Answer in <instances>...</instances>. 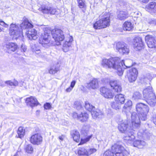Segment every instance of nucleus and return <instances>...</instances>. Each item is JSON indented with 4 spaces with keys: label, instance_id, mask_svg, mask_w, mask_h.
<instances>
[{
    "label": "nucleus",
    "instance_id": "obj_1",
    "mask_svg": "<svg viewBox=\"0 0 156 156\" xmlns=\"http://www.w3.org/2000/svg\"><path fill=\"white\" fill-rule=\"evenodd\" d=\"M125 66L126 67L129 68L132 66V65H126L125 62L122 60L120 62L119 58L118 57L111 58H109V68H112L116 70V72L119 76L122 75L123 71L122 69V66Z\"/></svg>",
    "mask_w": 156,
    "mask_h": 156
},
{
    "label": "nucleus",
    "instance_id": "obj_2",
    "mask_svg": "<svg viewBox=\"0 0 156 156\" xmlns=\"http://www.w3.org/2000/svg\"><path fill=\"white\" fill-rule=\"evenodd\" d=\"M110 15L109 13L103 12L99 16L100 20L97 21L93 25L96 29L105 28L110 25Z\"/></svg>",
    "mask_w": 156,
    "mask_h": 156
},
{
    "label": "nucleus",
    "instance_id": "obj_3",
    "mask_svg": "<svg viewBox=\"0 0 156 156\" xmlns=\"http://www.w3.org/2000/svg\"><path fill=\"white\" fill-rule=\"evenodd\" d=\"M136 109L141 117V120L145 121L147 119V114L149 110L148 106L142 103H138L136 105Z\"/></svg>",
    "mask_w": 156,
    "mask_h": 156
},
{
    "label": "nucleus",
    "instance_id": "obj_4",
    "mask_svg": "<svg viewBox=\"0 0 156 156\" xmlns=\"http://www.w3.org/2000/svg\"><path fill=\"white\" fill-rule=\"evenodd\" d=\"M51 34L55 45L60 44V41H62L64 39L63 31L60 29L53 30L51 32Z\"/></svg>",
    "mask_w": 156,
    "mask_h": 156
},
{
    "label": "nucleus",
    "instance_id": "obj_5",
    "mask_svg": "<svg viewBox=\"0 0 156 156\" xmlns=\"http://www.w3.org/2000/svg\"><path fill=\"white\" fill-rule=\"evenodd\" d=\"M39 42L43 47L46 48L51 45H55L54 41L51 39L50 34L45 32L44 34L41 35L39 39Z\"/></svg>",
    "mask_w": 156,
    "mask_h": 156
},
{
    "label": "nucleus",
    "instance_id": "obj_6",
    "mask_svg": "<svg viewBox=\"0 0 156 156\" xmlns=\"http://www.w3.org/2000/svg\"><path fill=\"white\" fill-rule=\"evenodd\" d=\"M38 5L39 7L38 9L39 10L41 11L44 13L53 15L56 12L55 9L51 7L45 2L38 3Z\"/></svg>",
    "mask_w": 156,
    "mask_h": 156
},
{
    "label": "nucleus",
    "instance_id": "obj_7",
    "mask_svg": "<svg viewBox=\"0 0 156 156\" xmlns=\"http://www.w3.org/2000/svg\"><path fill=\"white\" fill-rule=\"evenodd\" d=\"M123 147L118 143L115 144L112 147V151L109 150L106 151L103 156H114L117 153H119L124 150Z\"/></svg>",
    "mask_w": 156,
    "mask_h": 156
},
{
    "label": "nucleus",
    "instance_id": "obj_8",
    "mask_svg": "<svg viewBox=\"0 0 156 156\" xmlns=\"http://www.w3.org/2000/svg\"><path fill=\"white\" fill-rule=\"evenodd\" d=\"M116 49L121 54L126 55L129 52V49L126 44L124 42H118L116 43Z\"/></svg>",
    "mask_w": 156,
    "mask_h": 156
},
{
    "label": "nucleus",
    "instance_id": "obj_9",
    "mask_svg": "<svg viewBox=\"0 0 156 156\" xmlns=\"http://www.w3.org/2000/svg\"><path fill=\"white\" fill-rule=\"evenodd\" d=\"M9 33L11 35L19 36L22 33V30L20 27L18 25L12 23L10 25L9 28Z\"/></svg>",
    "mask_w": 156,
    "mask_h": 156
},
{
    "label": "nucleus",
    "instance_id": "obj_10",
    "mask_svg": "<svg viewBox=\"0 0 156 156\" xmlns=\"http://www.w3.org/2000/svg\"><path fill=\"white\" fill-rule=\"evenodd\" d=\"M73 117L74 118H76L81 122H84L87 121L89 115L86 112L77 113L74 112L73 113Z\"/></svg>",
    "mask_w": 156,
    "mask_h": 156
},
{
    "label": "nucleus",
    "instance_id": "obj_11",
    "mask_svg": "<svg viewBox=\"0 0 156 156\" xmlns=\"http://www.w3.org/2000/svg\"><path fill=\"white\" fill-rule=\"evenodd\" d=\"M131 121L132 126L135 128H138L140 126L141 117L140 115L137 114L135 112H133L131 115Z\"/></svg>",
    "mask_w": 156,
    "mask_h": 156
},
{
    "label": "nucleus",
    "instance_id": "obj_12",
    "mask_svg": "<svg viewBox=\"0 0 156 156\" xmlns=\"http://www.w3.org/2000/svg\"><path fill=\"white\" fill-rule=\"evenodd\" d=\"M72 36L68 35L65 38V42L63 43L62 48L65 52H67L71 47L72 42L73 41Z\"/></svg>",
    "mask_w": 156,
    "mask_h": 156
},
{
    "label": "nucleus",
    "instance_id": "obj_13",
    "mask_svg": "<svg viewBox=\"0 0 156 156\" xmlns=\"http://www.w3.org/2000/svg\"><path fill=\"white\" fill-rule=\"evenodd\" d=\"M133 47L136 50H140L144 47V43L141 37H135L133 41Z\"/></svg>",
    "mask_w": 156,
    "mask_h": 156
},
{
    "label": "nucleus",
    "instance_id": "obj_14",
    "mask_svg": "<svg viewBox=\"0 0 156 156\" xmlns=\"http://www.w3.org/2000/svg\"><path fill=\"white\" fill-rule=\"evenodd\" d=\"M138 72L135 68H133L127 72V76L130 82L134 81L136 79Z\"/></svg>",
    "mask_w": 156,
    "mask_h": 156
},
{
    "label": "nucleus",
    "instance_id": "obj_15",
    "mask_svg": "<svg viewBox=\"0 0 156 156\" xmlns=\"http://www.w3.org/2000/svg\"><path fill=\"white\" fill-rule=\"evenodd\" d=\"M100 91L102 95L106 98L112 99L114 96V94L112 93V90L105 87L101 88Z\"/></svg>",
    "mask_w": 156,
    "mask_h": 156
},
{
    "label": "nucleus",
    "instance_id": "obj_16",
    "mask_svg": "<svg viewBox=\"0 0 156 156\" xmlns=\"http://www.w3.org/2000/svg\"><path fill=\"white\" fill-rule=\"evenodd\" d=\"M30 141L34 144L38 145L42 142V137L40 134H35L31 136Z\"/></svg>",
    "mask_w": 156,
    "mask_h": 156
},
{
    "label": "nucleus",
    "instance_id": "obj_17",
    "mask_svg": "<svg viewBox=\"0 0 156 156\" xmlns=\"http://www.w3.org/2000/svg\"><path fill=\"white\" fill-rule=\"evenodd\" d=\"M147 45L150 48H156V40L155 38L152 36H147L145 37Z\"/></svg>",
    "mask_w": 156,
    "mask_h": 156
},
{
    "label": "nucleus",
    "instance_id": "obj_18",
    "mask_svg": "<svg viewBox=\"0 0 156 156\" xmlns=\"http://www.w3.org/2000/svg\"><path fill=\"white\" fill-rule=\"evenodd\" d=\"M118 128L119 131L122 133H124L129 130L127 121L125 120L120 121L119 123Z\"/></svg>",
    "mask_w": 156,
    "mask_h": 156
},
{
    "label": "nucleus",
    "instance_id": "obj_19",
    "mask_svg": "<svg viewBox=\"0 0 156 156\" xmlns=\"http://www.w3.org/2000/svg\"><path fill=\"white\" fill-rule=\"evenodd\" d=\"M109 84L111 87L117 93H120L122 91V88L118 81L117 80H111Z\"/></svg>",
    "mask_w": 156,
    "mask_h": 156
},
{
    "label": "nucleus",
    "instance_id": "obj_20",
    "mask_svg": "<svg viewBox=\"0 0 156 156\" xmlns=\"http://www.w3.org/2000/svg\"><path fill=\"white\" fill-rule=\"evenodd\" d=\"M118 20H124L129 16V14L127 10H124L118 11L117 13Z\"/></svg>",
    "mask_w": 156,
    "mask_h": 156
},
{
    "label": "nucleus",
    "instance_id": "obj_21",
    "mask_svg": "<svg viewBox=\"0 0 156 156\" xmlns=\"http://www.w3.org/2000/svg\"><path fill=\"white\" fill-rule=\"evenodd\" d=\"M143 94L145 99L155 95L153 92L152 88L151 87H149L144 89L143 91Z\"/></svg>",
    "mask_w": 156,
    "mask_h": 156
},
{
    "label": "nucleus",
    "instance_id": "obj_22",
    "mask_svg": "<svg viewBox=\"0 0 156 156\" xmlns=\"http://www.w3.org/2000/svg\"><path fill=\"white\" fill-rule=\"evenodd\" d=\"M26 102L27 105H30L32 108L37 106L39 104L37 99L32 96L27 98Z\"/></svg>",
    "mask_w": 156,
    "mask_h": 156
},
{
    "label": "nucleus",
    "instance_id": "obj_23",
    "mask_svg": "<svg viewBox=\"0 0 156 156\" xmlns=\"http://www.w3.org/2000/svg\"><path fill=\"white\" fill-rule=\"evenodd\" d=\"M28 37L30 40H35L37 38L36 30L34 29L30 28L26 33Z\"/></svg>",
    "mask_w": 156,
    "mask_h": 156
},
{
    "label": "nucleus",
    "instance_id": "obj_24",
    "mask_svg": "<svg viewBox=\"0 0 156 156\" xmlns=\"http://www.w3.org/2000/svg\"><path fill=\"white\" fill-rule=\"evenodd\" d=\"M98 81L96 79H94L89 83H87L86 87L89 89H95L98 88Z\"/></svg>",
    "mask_w": 156,
    "mask_h": 156
},
{
    "label": "nucleus",
    "instance_id": "obj_25",
    "mask_svg": "<svg viewBox=\"0 0 156 156\" xmlns=\"http://www.w3.org/2000/svg\"><path fill=\"white\" fill-rule=\"evenodd\" d=\"M132 105V102L130 100H128L125 103L122 108V112L127 115V113L130 112V107Z\"/></svg>",
    "mask_w": 156,
    "mask_h": 156
},
{
    "label": "nucleus",
    "instance_id": "obj_26",
    "mask_svg": "<svg viewBox=\"0 0 156 156\" xmlns=\"http://www.w3.org/2000/svg\"><path fill=\"white\" fill-rule=\"evenodd\" d=\"M125 133V135L123 137L124 140H127L129 142L132 141L135 139V136L132 133L130 130L126 131Z\"/></svg>",
    "mask_w": 156,
    "mask_h": 156
},
{
    "label": "nucleus",
    "instance_id": "obj_27",
    "mask_svg": "<svg viewBox=\"0 0 156 156\" xmlns=\"http://www.w3.org/2000/svg\"><path fill=\"white\" fill-rule=\"evenodd\" d=\"M133 144L134 147L142 149L146 145V143L143 140H137L134 141Z\"/></svg>",
    "mask_w": 156,
    "mask_h": 156
},
{
    "label": "nucleus",
    "instance_id": "obj_28",
    "mask_svg": "<svg viewBox=\"0 0 156 156\" xmlns=\"http://www.w3.org/2000/svg\"><path fill=\"white\" fill-rule=\"evenodd\" d=\"M6 47L8 52L11 53L12 52L14 51L17 49V46L14 43H9L6 44Z\"/></svg>",
    "mask_w": 156,
    "mask_h": 156
},
{
    "label": "nucleus",
    "instance_id": "obj_29",
    "mask_svg": "<svg viewBox=\"0 0 156 156\" xmlns=\"http://www.w3.org/2000/svg\"><path fill=\"white\" fill-rule=\"evenodd\" d=\"M70 134L74 141L77 142L80 141V136L78 131L76 130H72Z\"/></svg>",
    "mask_w": 156,
    "mask_h": 156
},
{
    "label": "nucleus",
    "instance_id": "obj_30",
    "mask_svg": "<svg viewBox=\"0 0 156 156\" xmlns=\"http://www.w3.org/2000/svg\"><path fill=\"white\" fill-rule=\"evenodd\" d=\"M115 101L119 102L122 104H124L125 101V95L121 94H116L114 98Z\"/></svg>",
    "mask_w": 156,
    "mask_h": 156
},
{
    "label": "nucleus",
    "instance_id": "obj_31",
    "mask_svg": "<svg viewBox=\"0 0 156 156\" xmlns=\"http://www.w3.org/2000/svg\"><path fill=\"white\" fill-rule=\"evenodd\" d=\"M147 103L151 106H154L156 103V97L155 95L145 99Z\"/></svg>",
    "mask_w": 156,
    "mask_h": 156
},
{
    "label": "nucleus",
    "instance_id": "obj_32",
    "mask_svg": "<svg viewBox=\"0 0 156 156\" xmlns=\"http://www.w3.org/2000/svg\"><path fill=\"white\" fill-rule=\"evenodd\" d=\"M139 136L143 137L144 138H147L150 134L146 129H140L137 133Z\"/></svg>",
    "mask_w": 156,
    "mask_h": 156
},
{
    "label": "nucleus",
    "instance_id": "obj_33",
    "mask_svg": "<svg viewBox=\"0 0 156 156\" xmlns=\"http://www.w3.org/2000/svg\"><path fill=\"white\" fill-rule=\"evenodd\" d=\"M133 28V25L130 22L126 21L123 24V28L125 30L130 31Z\"/></svg>",
    "mask_w": 156,
    "mask_h": 156
},
{
    "label": "nucleus",
    "instance_id": "obj_34",
    "mask_svg": "<svg viewBox=\"0 0 156 156\" xmlns=\"http://www.w3.org/2000/svg\"><path fill=\"white\" fill-rule=\"evenodd\" d=\"M60 67V66L58 64L54 65L49 70V73L51 74H55L59 70Z\"/></svg>",
    "mask_w": 156,
    "mask_h": 156
},
{
    "label": "nucleus",
    "instance_id": "obj_35",
    "mask_svg": "<svg viewBox=\"0 0 156 156\" xmlns=\"http://www.w3.org/2000/svg\"><path fill=\"white\" fill-rule=\"evenodd\" d=\"M33 26L32 24L26 20L23 21L20 25V28L22 29H25L29 28H32Z\"/></svg>",
    "mask_w": 156,
    "mask_h": 156
},
{
    "label": "nucleus",
    "instance_id": "obj_36",
    "mask_svg": "<svg viewBox=\"0 0 156 156\" xmlns=\"http://www.w3.org/2000/svg\"><path fill=\"white\" fill-rule=\"evenodd\" d=\"M122 104L119 102L116 101L112 102L111 103L112 108L116 110H119L121 108Z\"/></svg>",
    "mask_w": 156,
    "mask_h": 156
},
{
    "label": "nucleus",
    "instance_id": "obj_37",
    "mask_svg": "<svg viewBox=\"0 0 156 156\" xmlns=\"http://www.w3.org/2000/svg\"><path fill=\"white\" fill-rule=\"evenodd\" d=\"M147 6L148 9H151L152 12L156 14V2H151Z\"/></svg>",
    "mask_w": 156,
    "mask_h": 156
},
{
    "label": "nucleus",
    "instance_id": "obj_38",
    "mask_svg": "<svg viewBox=\"0 0 156 156\" xmlns=\"http://www.w3.org/2000/svg\"><path fill=\"white\" fill-rule=\"evenodd\" d=\"M91 113L92 117L95 119L97 117L100 118L101 117V116L103 115V113L99 110L98 111H92Z\"/></svg>",
    "mask_w": 156,
    "mask_h": 156
},
{
    "label": "nucleus",
    "instance_id": "obj_39",
    "mask_svg": "<svg viewBox=\"0 0 156 156\" xmlns=\"http://www.w3.org/2000/svg\"><path fill=\"white\" fill-rule=\"evenodd\" d=\"M25 133V130L21 126L19 127L17 131L18 137L20 138L23 137Z\"/></svg>",
    "mask_w": 156,
    "mask_h": 156
},
{
    "label": "nucleus",
    "instance_id": "obj_40",
    "mask_svg": "<svg viewBox=\"0 0 156 156\" xmlns=\"http://www.w3.org/2000/svg\"><path fill=\"white\" fill-rule=\"evenodd\" d=\"M78 154L80 155L88 156L87 151L83 147L79 148L78 151Z\"/></svg>",
    "mask_w": 156,
    "mask_h": 156
},
{
    "label": "nucleus",
    "instance_id": "obj_41",
    "mask_svg": "<svg viewBox=\"0 0 156 156\" xmlns=\"http://www.w3.org/2000/svg\"><path fill=\"white\" fill-rule=\"evenodd\" d=\"M85 109L89 112H91L94 107L88 101L85 102Z\"/></svg>",
    "mask_w": 156,
    "mask_h": 156
},
{
    "label": "nucleus",
    "instance_id": "obj_42",
    "mask_svg": "<svg viewBox=\"0 0 156 156\" xmlns=\"http://www.w3.org/2000/svg\"><path fill=\"white\" fill-rule=\"evenodd\" d=\"M101 65L103 67L109 68V59H103L101 63Z\"/></svg>",
    "mask_w": 156,
    "mask_h": 156
},
{
    "label": "nucleus",
    "instance_id": "obj_43",
    "mask_svg": "<svg viewBox=\"0 0 156 156\" xmlns=\"http://www.w3.org/2000/svg\"><path fill=\"white\" fill-rule=\"evenodd\" d=\"M31 49L33 52L38 54L40 52V50L38 47H37L35 44L31 43L30 44Z\"/></svg>",
    "mask_w": 156,
    "mask_h": 156
},
{
    "label": "nucleus",
    "instance_id": "obj_44",
    "mask_svg": "<svg viewBox=\"0 0 156 156\" xmlns=\"http://www.w3.org/2000/svg\"><path fill=\"white\" fill-rule=\"evenodd\" d=\"M25 149L26 152L28 153L31 154L33 152L34 149L31 144L26 145L25 147Z\"/></svg>",
    "mask_w": 156,
    "mask_h": 156
},
{
    "label": "nucleus",
    "instance_id": "obj_45",
    "mask_svg": "<svg viewBox=\"0 0 156 156\" xmlns=\"http://www.w3.org/2000/svg\"><path fill=\"white\" fill-rule=\"evenodd\" d=\"M133 98L135 100L141 99L142 95L139 92H136L134 93Z\"/></svg>",
    "mask_w": 156,
    "mask_h": 156
},
{
    "label": "nucleus",
    "instance_id": "obj_46",
    "mask_svg": "<svg viewBox=\"0 0 156 156\" xmlns=\"http://www.w3.org/2000/svg\"><path fill=\"white\" fill-rule=\"evenodd\" d=\"M128 154V153L126 150L124 149L121 151L115 154L116 156H126Z\"/></svg>",
    "mask_w": 156,
    "mask_h": 156
},
{
    "label": "nucleus",
    "instance_id": "obj_47",
    "mask_svg": "<svg viewBox=\"0 0 156 156\" xmlns=\"http://www.w3.org/2000/svg\"><path fill=\"white\" fill-rule=\"evenodd\" d=\"M5 83L7 85H9L10 86H16L18 84V82L16 81H15L14 82H12L10 80H8L5 81Z\"/></svg>",
    "mask_w": 156,
    "mask_h": 156
},
{
    "label": "nucleus",
    "instance_id": "obj_48",
    "mask_svg": "<svg viewBox=\"0 0 156 156\" xmlns=\"http://www.w3.org/2000/svg\"><path fill=\"white\" fill-rule=\"evenodd\" d=\"M92 135H91L90 136H87L85 139H81V140L80 142V145L83 144L87 142L92 137Z\"/></svg>",
    "mask_w": 156,
    "mask_h": 156
},
{
    "label": "nucleus",
    "instance_id": "obj_49",
    "mask_svg": "<svg viewBox=\"0 0 156 156\" xmlns=\"http://www.w3.org/2000/svg\"><path fill=\"white\" fill-rule=\"evenodd\" d=\"M78 3V5L80 8H82L85 6V0H77Z\"/></svg>",
    "mask_w": 156,
    "mask_h": 156
},
{
    "label": "nucleus",
    "instance_id": "obj_50",
    "mask_svg": "<svg viewBox=\"0 0 156 156\" xmlns=\"http://www.w3.org/2000/svg\"><path fill=\"white\" fill-rule=\"evenodd\" d=\"M155 77V76H154V75H152L151 74L148 73L146 74L145 78H147L150 81H151V80Z\"/></svg>",
    "mask_w": 156,
    "mask_h": 156
},
{
    "label": "nucleus",
    "instance_id": "obj_51",
    "mask_svg": "<svg viewBox=\"0 0 156 156\" xmlns=\"http://www.w3.org/2000/svg\"><path fill=\"white\" fill-rule=\"evenodd\" d=\"M75 107L77 110H80L82 108V105L80 103L78 102H76L74 104Z\"/></svg>",
    "mask_w": 156,
    "mask_h": 156
},
{
    "label": "nucleus",
    "instance_id": "obj_52",
    "mask_svg": "<svg viewBox=\"0 0 156 156\" xmlns=\"http://www.w3.org/2000/svg\"><path fill=\"white\" fill-rule=\"evenodd\" d=\"M97 151V150L95 148H90L88 151H87L88 156H89L91 154Z\"/></svg>",
    "mask_w": 156,
    "mask_h": 156
},
{
    "label": "nucleus",
    "instance_id": "obj_53",
    "mask_svg": "<svg viewBox=\"0 0 156 156\" xmlns=\"http://www.w3.org/2000/svg\"><path fill=\"white\" fill-rule=\"evenodd\" d=\"M148 23L149 24L152 25H156V19H151L149 20Z\"/></svg>",
    "mask_w": 156,
    "mask_h": 156
},
{
    "label": "nucleus",
    "instance_id": "obj_54",
    "mask_svg": "<svg viewBox=\"0 0 156 156\" xmlns=\"http://www.w3.org/2000/svg\"><path fill=\"white\" fill-rule=\"evenodd\" d=\"M0 25L5 28H7L9 27V25L5 23L1 19H0Z\"/></svg>",
    "mask_w": 156,
    "mask_h": 156
},
{
    "label": "nucleus",
    "instance_id": "obj_55",
    "mask_svg": "<svg viewBox=\"0 0 156 156\" xmlns=\"http://www.w3.org/2000/svg\"><path fill=\"white\" fill-rule=\"evenodd\" d=\"M50 104L48 103H46L44 105V108L45 109H49L51 108Z\"/></svg>",
    "mask_w": 156,
    "mask_h": 156
},
{
    "label": "nucleus",
    "instance_id": "obj_56",
    "mask_svg": "<svg viewBox=\"0 0 156 156\" xmlns=\"http://www.w3.org/2000/svg\"><path fill=\"white\" fill-rule=\"evenodd\" d=\"M27 50V47L24 44H22L21 45V50L22 51L25 52Z\"/></svg>",
    "mask_w": 156,
    "mask_h": 156
},
{
    "label": "nucleus",
    "instance_id": "obj_57",
    "mask_svg": "<svg viewBox=\"0 0 156 156\" xmlns=\"http://www.w3.org/2000/svg\"><path fill=\"white\" fill-rule=\"evenodd\" d=\"M76 83V81L75 80H73L71 83L70 87L73 88L75 86Z\"/></svg>",
    "mask_w": 156,
    "mask_h": 156
},
{
    "label": "nucleus",
    "instance_id": "obj_58",
    "mask_svg": "<svg viewBox=\"0 0 156 156\" xmlns=\"http://www.w3.org/2000/svg\"><path fill=\"white\" fill-rule=\"evenodd\" d=\"M65 137V136L64 135H62L60 136H59L58 137V139L59 140H60L61 141H62L64 139Z\"/></svg>",
    "mask_w": 156,
    "mask_h": 156
},
{
    "label": "nucleus",
    "instance_id": "obj_59",
    "mask_svg": "<svg viewBox=\"0 0 156 156\" xmlns=\"http://www.w3.org/2000/svg\"><path fill=\"white\" fill-rule=\"evenodd\" d=\"M152 121L156 125V115H154L153 117Z\"/></svg>",
    "mask_w": 156,
    "mask_h": 156
},
{
    "label": "nucleus",
    "instance_id": "obj_60",
    "mask_svg": "<svg viewBox=\"0 0 156 156\" xmlns=\"http://www.w3.org/2000/svg\"><path fill=\"white\" fill-rule=\"evenodd\" d=\"M0 86H1L2 87H5V83L2 81H0Z\"/></svg>",
    "mask_w": 156,
    "mask_h": 156
},
{
    "label": "nucleus",
    "instance_id": "obj_61",
    "mask_svg": "<svg viewBox=\"0 0 156 156\" xmlns=\"http://www.w3.org/2000/svg\"><path fill=\"white\" fill-rule=\"evenodd\" d=\"M73 89V88H72L70 86L66 89V91L67 92H70Z\"/></svg>",
    "mask_w": 156,
    "mask_h": 156
},
{
    "label": "nucleus",
    "instance_id": "obj_62",
    "mask_svg": "<svg viewBox=\"0 0 156 156\" xmlns=\"http://www.w3.org/2000/svg\"><path fill=\"white\" fill-rule=\"evenodd\" d=\"M149 0H140L142 2L144 3H147V2Z\"/></svg>",
    "mask_w": 156,
    "mask_h": 156
},
{
    "label": "nucleus",
    "instance_id": "obj_63",
    "mask_svg": "<svg viewBox=\"0 0 156 156\" xmlns=\"http://www.w3.org/2000/svg\"><path fill=\"white\" fill-rule=\"evenodd\" d=\"M40 113V111L39 110H37L36 112V114L37 115H39Z\"/></svg>",
    "mask_w": 156,
    "mask_h": 156
},
{
    "label": "nucleus",
    "instance_id": "obj_64",
    "mask_svg": "<svg viewBox=\"0 0 156 156\" xmlns=\"http://www.w3.org/2000/svg\"><path fill=\"white\" fill-rule=\"evenodd\" d=\"M87 127V126H84L83 128H82V131H83V130H84L85 128L86 127Z\"/></svg>",
    "mask_w": 156,
    "mask_h": 156
}]
</instances>
